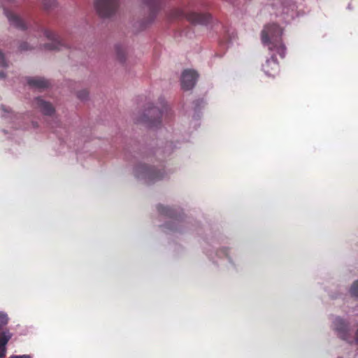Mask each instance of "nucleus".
Wrapping results in <instances>:
<instances>
[{
	"label": "nucleus",
	"instance_id": "18",
	"mask_svg": "<svg viewBox=\"0 0 358 358\" xmlns=\"http://www.w3.org/2000/svg\"><path fill=\"white\" fill-rule=\"evenodd\" d=\"M29 357L27 356V355H16V356H13L10 358H29Z\"/></svg>",
	"mask_w": 358,
	"mask_h": 358
},
{
	"label": "nucleus",
	"instance_id": "16",
	"mask_svg": "<svg viewBox=\"0 0 358 358\" xmlns=\"http://www.w3.org/2000/svg\"><path fill=\"white\" fill-rule=\"evenodd\" d=\"M0 322H1V324H7L8 322V317L7 315L5 313L1 312V311H0Z\"/></svg>",
	"mask_w": 358,
	"mask_h": 358
},
{
	"label": "nucleus",
	"instance_id": "13",
	"mask_svg": "<svg viewBox=\"0 0 358 358\" xmlns=\"http://www.w3.org/2000/svg\"><path fill=\"white\" fill-rule=\"evenodd\" d=\"M77 97L84 101L88 99L89 92L87 90H81L77 92Z\"/></svg>",
	"mask_w": 358,
	"mask_h": 358
},
{
	"label": "nucleus",
	"instance_id": "5",
	"mask_svg": "<svg viewBox=\"0 0 358 358\" xmlns=\"http://www.w3.org/2000/svg\"><path fill=\"white\" fill-rule=\"evenodd\" d=\"M43 34L44 36L49 41V42L44 45V49L53 50L59 48L60 42L53 33L49 31H45Z\"/></svg>",
	"mask_w": 358,
	"mask_h": 358
},
{
	"label": "nucleus",
	"instance_id": "6",
	"mask_svg": "<svg viewBox=\"0 0 358 358\" xmlns=\"http://www.w3.org/2000/svg\"><path fill=\"white\" fill-rule=\"evenodd\" d=\"M278 64L273 56H272L270 59H268L263 65V70L270 76H274L278 73Z\"/></svg>",
	"mask_w": 358,
	"mask_h": 358
},
{
	"label": "nucleus",
	"instance_id": "17",
	"mask_svg": "<svg viewBox=\"0 0 358 358\" xmlns=\"http://www.w3.org/2000/svg\"><path fill=\"white\" fill-rule=\"evenodd\" d=\"M0 65L1 66H6V62L4 58L3 54L0 51Z\"/></svg>",
	"mask_w": 358,
	"mask_h": 358
},
{
	"label": "nucleus",
	"instance_id": "4",
	"mask_svg": "<svg viewBox=\"0 0 358 358\" xmlns=\"http://www.w3.org/2000/svg\"><path fill=\"white\" fill-rule=\"evenodd\" d=\"M34 106L36 108L39 110L43 114L46 115H51L55 112V108L51 103L44 101L41 98H36L34 101Z\"/></svg>",
	"mask_w": 358,
	"mask_h": 358
},
{
	"label": "nucleus",
	"instance_id": "14",
	"mask_svg": "<svg viewBox=\"0 0 358 358\" xmlns=\"http://www.w3.org/2000/svg\"><path fill=\"white\" fill-rule=\"evenodd\" d=\"M334 325L337 331H343L345 327L344 322L340 318L336 319Z\"/></svg>",
	"mask_w": 358,
	"mask_h": 358
},
{
	"label": "nucleus",
	"instance_id": "1",
	"mask_svg": "<svg viewBox=\"0 0 358 358\" xmlns=\"http://www.w3.org/2000/svg\"><path fill=\"white\" fill-rule=\"evenodd\" d=\"M282 34V28L275 23L266 24L261 32L262 43L268 48L271 54H278L281 57H285L286 52V48L281 40Z\"/></svg>",
	"mask_w": 358,
	"mask_h": 358
},
{
	"label": "nucleus",
	"instance_id": "8",
	"mask_svg": "<svg viewBox=\"0 0 358 358\" xmlns=\"http://www.w3.org/2000/svg\"><path fill=\"white\" fill-rule=\"evenodd\" d=\"M187 17L193 23L205 24L210 20V15L209 14L192 13L188 14Z\"/></svg>",
	"mask_w": 358,
	"mask_h": 358
},
{
	"label": "nucleus",
	"instance_id": "20",
	"mask_svg": "<svg viewBox=\"0 0 358 358\" xmlns=\"http://www.w3.org/2000/svg\"><path fill=\"white\" fill-rule=\"evenodd\" d=\"M154 19H155V16L154 15H152L150 19H149V23H151L152 22L154 21Z\"/></svg>",
	"mask_w": 358,
	"mask_h": 358
},
{
	"label": "nucleus",
	"instance_id": "21",
	"mask_svg": "<svg viewBox=\"0 0 358 358\" xmlns=\"http://www.w3.org/2000/svg\"><path fill=\"white\" fill-rule=\"evenodd\" d=\"M7 324H1L0 322V329H1L3 326L6 325Z\"/></svg>",
	"mask_w": 358,
	"mask_h": 358
},
{
	"label": "nucleus",
	"instance_id": "15",
	"mask_svg": "<svg viewBox=\"0 0 358 358\" xmlns=\"http://www.w3.org/2000/svg\"><path fill=\"white\" fill-rule=\"evenodd\" d=\"M350 293L352 296L358 298V280L355 282L352 285Z\"/></svg>",
	"mask_w": 358,
	"mask_h": 358
},
{
	"label": "nucleus",
	"instance_id": "3",
	"mask_svg": "<svg viewBox=\"0 0 358 358\" xmlns=\"http://www.w3.org/2000/svg\"><path fill=\"white\" fill-rule=\"evenodd\" d=\"M197 73L193 70H185L181 77L182 87L185 90L192 89L196 81Z\"/></svg>",
	"mask_w": 358,
	"mask_h": 358
},
{
	"label": "nucleus",
	"instance_id": "23",
	"mask_svg": "<svg viewBox=\"0 0 358 358\" xmlns=\"http://www.w3.org/2000/svg\"><path fill=\"white\" fill-rule=\"evenodd\" d=\"M3 77H4L3 73H0V78H3Z\"/></svg>",
	"mask_w": 358,
	"mask_h": 358
},
{
	"label": "nucleus",
	"instance_id": "10",
	"mask_svg": "<svg viewBox=\"0 0 358 358\" xmlns=\"http://www.w3.org/2000/svg\"><path fill=\"white\" fill-rule=\"evenodd\" d=\"M28 83L36 88H45L49 86L48 80L43 78H31L28 80Z\"/></svg>",
	"mask_w": 358,
	"mask_h": 358
},
{
	"label": "nucleus",
	"instance_id": "22",
	"mask_svg": "<svg viewBox=\"0 0 358 358\" xmlns=\"http://www.w3.org/2000/svg\"><path fill=\"white\" fill-rule=\"evenodd\" d=\"M356 341L358 343V331H357V334H356Z\"/></svg>",
	"mask_w": 358,
	"mask_h": 358
},
{
	"label": "nucleus",
	"instance_id": "7",
	"mask_svg": "<svg viewBox=\"0 0 358 358\" xmlns=\"http://www.w3.org/2000/svg\"><path fill=\"white\" fill-rule=\"evenodd\" d=\"M5 14L10 23L13 26L20 29H24L26 27L24 21L15 13L11 11L5 10Z\"/></svg>",
	"mask_w": 358,
	"mask_h": 358
},
{
	"label": "nucleus",
	"instance_id": "19",
	"mask_svg": "<svg viewBox=\"0 0 358 358\" xmlns=\"http://www.w3.org/2000/svg\"><path fill=\"white\" fill-rule=\"evenodd\" d=\"M155 113H159V112L156 109V108H153L152 109V111L151 112H149V114H155Z\"/></svg>",
	"mask_w": 358,
	"mask_h": 358
},
{
	"label": "nucleus",
	"instance_id": "11",
	"mask_svg": "<svg viewBox=\"0 0 358 358\" xmlns=\"http://www.w3.org/2000/svg\"><path fill=\"white\" fill-rule=\"evenodd\" d=\"M41 2L46 10L52 9L57 6V0H41Z\"/></svg>",
	"mask_w": 358,
	"mask_h": 358
},
{
	"label": "nucleus",
	"instance_id": "12",
	"mask_svg": "<svg viewBox=\"0 0 358 358\" xmlns=\"http://www.w3.org/2000/svg\"><path fill=\"white\" fill-rule=\"evenodd\" d=\"M183 15V11L181 8H177L171 11L169 16L171 18H178Z\"/></svg>",
	"mask_w": 358,
	"mask_h": 358
},
{
	"label": "nucleus",
	"instance_id": "9",
	"mask_svg": "<svg viewBox=\"0 0 358 358\" xmlns=\"http://www.w3.org/2000/svg\"><path fill=\"white\" fill-rule=\"evenodd\" d=\"M11 335L9 332L0 333V358H2L5 356L6 345Z\"/></svg>",
	"mask_w": 358,
	"mask_h": 358
},
{
	"label": "nucleus",
	"instance_id": "2",
	"mask_svg": "<svg viewBox=\"0 0 358 358\" xmlns=\"http://www.w3.org/2000/svg\"><path fill=\"white\" fill-rule=\"evenodd\" d=\"M120 6L119 0H94V8L101 17H110L115 14Z\"/></svg>",
	"mask_w": 358,
	"mask_h": 358
}]
</instances>
